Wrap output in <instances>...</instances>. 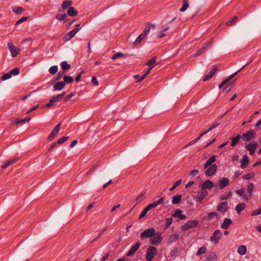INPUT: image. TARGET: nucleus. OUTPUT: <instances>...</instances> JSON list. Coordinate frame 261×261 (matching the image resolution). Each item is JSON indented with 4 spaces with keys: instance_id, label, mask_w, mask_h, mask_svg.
I'll return each mask as SVG.
<instances>
[{
    "instance_id": "c9c22d12",
    "label": "nucleus",
    "mask_w": 261,
    "mask_h": 261,
    "mask_svg": "<svg viewBox=\"0 0 261 261\" xmlns=\"http://www.w3.org/2000/svg\"><path fill=\"white\" fill-rule=\"evenodd\" d=\"M169 29V27L167 26L163 30H162L159 32L157 35V37L159 38H161L166 36L165 32L168 31Z\"/></svg>"
},
{
    "instance_id": "473e14b6",
    "label": "nucleus",
    "mask_w": 261,
    "mask_h": 261,
    "mask_svg": "<svg viewBox=\"0 0 261 261\" xmlns=\"http://www.w3.org/2000/svg\"><path fill=\"white\" fill-rule=\"evenodd\" d=\"M182 197L181 195H178L176 196H174L172 199V203L174 204H176L179 203Z\"/></svg>"
},
{
    "instance_id": "37998d69",
    "label": "nucleus",
    "mask_w": 261,
    "mask_h": 261,
    "mask_svg": "<svg viewBox=\"0 0 261 261\" xmlns=\"http://www.w3.org/2000/svg\"><path fill=\"white\" fill-rule=\"evenodd\" d=\"M207 249L205 246L200 248L196 253L197 256H199L206 252Z\"/></svg>"
},
{
    "instance_id": "ea45409f",
    "label": "nucleus",
    "mask_w": 261,
    "mask_h": 261,
    "mask_svg": "<svg viewBox=\"0 0 261 261\" xmlns=\"http://www.w3.org/2000/svg\"><path fill=\"white\" fill-rule=\"evenodd\" d=\"M31 120L30 117H27L24 119H20L16 122L17 124H23L25 123L29 122Z\"/></svg>"
},
{
    "instance_id": "8fccbe9b",
    "label": "nucleus",
    "mask_w": 261,
    "mask_h": 261,
    "mask_svg": "<svg viewBox=\"0 0 261 261\" xmlns=\"http://www.w3.org/2000/svg\"><path fill=\"white\" fill-rule=\"evenodd\" d=\"M9 73L11 74V75H17L19 73V69L18 68H15L9 71Z\"/></svg>"
},
{
    "instance_id": "2eb2a0df",
    "label": "nucleus",
    "mask_w": 261,
    "mask_h": 261,
    "mask_svg": "<svg viewBox=\"0 0 261 261\" xmlns=\"http://www.w3.org/2000/svg\"><path fill=\"white\" fill-rule=\"evenodd\" d=\"M141 244L139 242H137L132 246L127 253V256L129 257L134 254L139 249Z\"/></svg>"
},
{
    "instance_id": "052dcab7",
    "label": "nucleus",
    "mask_w": 261,
    "mask_h": 261,
    "mask_svg": "<svg viewBox=\"0 0 261 261\" xmlns=\"http://www.w3.org/2000/svg\"><path fill=\"white\" fill-rule=\"evenodd\" d=\"M149 211L148 209H147V208L146 207L144 210L142 212V213H141L140 216H139V219H141L142 218H143L145 216V215H146L147 213Z\"/></svg>"
},
{
    "instance_id": "a18cd8bd",
    "label": "nucleus",
    "mask_w": 261,
    "mask_h": 261,
    "mask_svg": "<svg viewBox=\"0 0 261 261\" xmlns=\"http://www.w3.org/2000/svg\"><path fill=\"white\" fill-rule=\"evenodd\" d=\"M65 72L64 71H60L58 72L57 74V77H56L55 80L56 81H59L60 80L62 77L64 78V76H65Z\"/></svg>"
},
{
    "instance_id": "7c9ffc66",
    "label": "nucleus",
    "mask_w": 261,
    "mask_h": 261,
    "mask_svg": "<svg viewBox=\"0 0 261 261\" xmlns=\"http://www.w3.org/2000/svg\"><path fill=\"white\" fill-rule=\"evenodd\" d=\"M67 14L70 16H75L77 14V11L72 7H69L67 11Z\"/></svg>"
},
{
    "instance_id": "c756f323",
    "label": "nucleus",
    "mask_w": 261,
    "mask_h": 261,
    "mask_svg": "<svg viewBox=\"0 0 261 261\" xmlns=\"http://www.w3.org/2000/svg\"><path fill=\"white\" fill-rule=\"evenodd\" d=\"M65 92H63L61 94H58L56 96H54L51 97V99L54 100L55 102L60 101L64 97Z\"/></svg>"
},
{
    "instance_id": "f704fd0d",
    "label": "nucleus",
    "mask_w": 261,
    "mask_h": 261,
    "mask_svg": "<svg viewBox=\"0 0 261 261\" xmlns=\"http://www.w3.org/2000/svg\"><path fill=\"white\" fill-rule=\"evenodd\" d=\"M61 67L63 70H67L70 68V65L68 64L67 61L62 62L60 64Z\"/></svg>"
},
{
    "instance_id": "e433bc0d",
    "label": "nucleus",
    "mask_w": 261,
    "mask_h": 261,
    "mask_svg": "<svg viewBox=\"0 0 261 261\" xmlns=\"http://www.w3.org/2000/svg\"><path fill=\"white\" fill-rule=\"evenodd\" d=\"M65 82V84H71L73 82V78L70 76H64V81Z\"/></svg>"
},
{
    "instance_id": "79ce46f5",
    "label": "nucleus",
    "mask_w": 261,
    "mask_h": 261,
    "mask_svg": "<svg viewBox=\"0 0 261 261\" xmlns=\"http://www.w3.org/2000/svg\"><path fill=\"white\" fill-rule=\"evenodd\" d=\"M75 35V34L71 30L65 36V39L66 41L70 40Z\"/></svg>"
},
{
    "instance_id": "49530a36",
    "label": "nucleus",
    "mask_w": 261,
    "mask_h": 261,
    "mask_svg": "<svg viewBox=\"0 0 261 261\" xmlns=\"http://www.w3.org/2000/svg\"><path fill=\"white\" fill-rule=\"evenodd\" d=\"M120 57H124V54L121 52H118L115 54H114L112 57H111V59L113 60H115L116 59H117L118 58H120Z\"/></svg>"
},
{
    "instance_id": "7ed1b4c3",
    "label": "nucleus",
    "mask_w": 261,
    "mask_h": 261,
    "mask_svg": "<svg viewBox=\"0 0 261 261\" xmlns=\"http://www.w3.org/2000/svg\"><path fill=\"white\" fill-rule=\"evenodd\" d=\"M249 64V63H246L243 67H242L241 69H239L238 71H237L236 72L233 73L232 74L228 76L227 79L223 81L221 84H220L219 86V88L220 89H221L225 85H226L229 81H230L231 79H232L240 71H241L244 68H245L247 65H248Z\"/></svg>"
},
{
    "instance_id": "69168bd1",
    "label": "nucleus",
    "mask_w": 261,
    "mask_h": 261,
    "mask_svg": "<svg viewBox=\"0 0 261 261\" xmlns=\"http://www.w3.org/2000/svg\"><path fill=\"white\" fill-rule=\"evenodd\" d=\"M260 214H261V207L253 211L251 215L252 216H255Z\"/></svg>"
},
{
    "instance_id": "13d9d810",
    "label": "nucleus",
    "mask_w": 261,
    "mask_h": 261,
    "mask_svg": "<svg viewBox=\"0 0 261 261\" xmlns=\"http://www.w3.org/2000/svg\"><path fill=\"white\" fill-rule=\"evenodd\" d=\"M156 62V57H153L151 58L150 60H149L146 65L149 66H151L153 64Z\"/></svg>"
},
{
    "instance_id": "a19ab883",
    "label": "nucleus",
    "mask_w": 261,
    "mask_h": 261,
    "mask_svg": "<svg viewBox=\"0 0 261 261\" xmlns=\"http://www.w3.org/2000/svg\"><path fill=\"white\" fill-rule=\"evenodd\" d=\"M145 37L143 35V34H141L137 38L135 41L134 42V44L135 45L139 44Z\"/></svg>"
},
{
    "instance_id": "5fc2aeb1",
    "label": "nucleus",
    "mask_w": 261,
    "mask_h": 261,
    "mask_svg": "<svg viewBox=\"0 0 261 261\" xmlns=\"http://www.w3.org/2000/svg\"><path fill=\"white\" fill-rule=\"evenodd\" d=\"M254 176V173H248L244 176H243V179H246V180H249L252 179Z\"/></svg>"
},
{
    "instance_id": "393cba45",
    "label": "nucleus",
    "mask_w": 261,
    "mask_h": 261,
    "mask_svg": "<svg viewBox=\"0 0 261 261\" xmlns=\"http://www.w3.org/2000/svg\"><path fill=\"white\" fill-rule=\"evenodd\" d=\"M65 86V82L63 81L57 82L54 86V90H61Z\"/></svg>"
},
{
    "instance_id": "6ab92c4d",
    "label": "nucleus",
    "mask_w": 261,
    "mask_h": 261,
    "mask_svg": "<svg viewBox=\"0 0 261 261\" xmlns=\"http://www.w3.org/2000/svg\"><path fill=\"white\" fill-rule=\"evenodd\" d=\"M241 163V168L242 169L245 168L249 164V157L247 155H244L242 159L240 161Z\"/></svg>"
},
{
    "instance_id": "aec40b11",
    "label": "nucleus",
    "mask_w": 261,
    "mask_h": 261,
    "mask_svg": "<svg viewBox=\"0 0 261 261\" xmlns=\"http://www.w3.org/2000/svg\"><path fill=\"white\" fill-rule=\"evenodd\" d=\"M217 258L216 253L214 252H212L206 256L204 261H216Z\"/></svg>"
},
{
    "instance_id": "3c124183",
    "label": "nucleus",
    "mask_w": 261,
    "mask_h": 261,
    "mask_svg": "<svg viewBox=\"0 0 261 261\" xmlns=\"http://www.w3.org/2000/svg\"><path fill=\"white\" fill-rule=\"evenodd\" d=\"M182 182V180L181 179H179L177 181H176L174 185L170 189V191H172L173 190H174L176 188H177L178 186H179L181 183Z\"/></svg>"
},
{
    "instance_id": "c85d7f7f",
    "label": "nucleus",
    "mask_w": 261,
    "mask_h": 261,
    "mask_svg": "<svg viewBox=\"0 0 261 261\" xmlns=\"http://www.w3.org/2000/svg\"><path fill=\"white\" fill-rule=\"evenodd\" d=\"M241 138V135L240 134L238 135L236 137L232 138L231 146L232 147L235 146L239 143Z\"/></svg>"
},
{
    "instance_id": "4468645a",
    "label": "nucleus",
    "mask_w": 261,
    "mask_h": 261,
    "mask_svg": "<svg viewBox=\"0 0 261 261\" xmlns=\"http://www.w3.org/2000/svg\"><path fill=\"white\" fill-rule=\"evenodd\" d=\"M229 179L226 177H223L219 180V187L221 189H224L229 184Z\"/></svg>"
},
{
    "instance_id": "4c0bfd02",
    "label": "nucleus",
    "mask_w": 261,
    "mask_h": 261,
    "mask_svg": "<svg viewBox=\"0 0 261 261\" xmlns=\"http://www.w3.org/2000/svg\"><path fill=\"white\" fill-rule=\"evenodd\" d=\"M237 19L238 17L237 16H234L231 20L227 21L225 24L227 26H231L236 22Z\"/></svg>"
},
{
    "instance_id": "1a4fd4ad",
    "label": "nucleus",
    "mask_w": 261,
    "mask_h": 261,
    "mask_svg": "<svg viewBox=\"0 0 261 261\" xmlns=\"http://www.w3.org/2000/svg\"><path fill=\"white\" fill-rule=\"evenodd\" d=\"M60 123L57 125L53 129L50 134L48 137L47 140L49 141H52L55 137L57 136L58 134L59 133L60 127Z\"/></svg>"
},
{
    "instance_id": "5701e85b",
    "label": "nucleus",
    "mask_w": 261,
    "mask_h": 261,
    "mask_svg": "<svg viewBox=\"0 0 261 261\" xmlns=\"http://www.w3.org/2000/svg\"><path fill=\"white\" fill-rule=\"evenodd\" d=\"M18 160V158H14L8 161H7L5 164L2 166V168L3 169H6L8 167H9L10 165L16 163Z\"/></svg>"
},
{
    "instance_id": "58836bf2",
    "label": "nucleus",
    "mask_w": 261,
    "mask_h": 261,
    "mask_svg": "<svg viewBox=\"0 0 261 261\" xmlns=\"http://www.w3.org/2000/svg\"><path fill=\"white\" fill-rule=\"evenodd\" d=\"M189 7V2L188 0H183V6L180 9V11L185 12L187 8Z\"/></svg>"
},
{
    "instance_id": "4be33fe9",
    "label": "nucleus",
    "mask_w": 261,
    "mask_h": 261,
    "mask_svg": "<svg viewBox=\"0 0 261 261\" xmlns=\"http://www.w3.org/2000/svg\"><path fill=\"white\" fill-rule=\"evenodd\" d=\"M232 223L231 220L229 218H225L221 224V228L228 229L230 225Z\"/></svg>"
},
{
    "instance_id": "4d7b16f0",
    "label": "nucleus",
    "mask_w": 261,
    "mask_h": 261,
    "mask_svg": "<svg viewBox=\"0 0 261 261\" xmlns=\"http://www.w3.org/2000/svg\"><path fill=\"white\" fill-rule=\"evenodd\" d=\"M11 77V74L9 73V72L5 73L1 77V80L4 81L7 80H8Z\"/></svg>"
},
{
    "instance_id": "412c9836",
    "label": "nucleus",
    "mask_w": 261,
    "mask_h": 261,
    "mask_svg": "<svg viewBox=\"0 0 261 261\" xmlns=\"http://www.w3.org/2000/svg\"><path fill=\"white\" fill-rule=\"evenodd\" d=\"M216 161V156L212 155L205 163L204 169H206L208 167L211 166L212 164Z\"/></svg>"
},
{
    "instance_id": "b1692460",
    "label": "nucleus",
    "mask_w": 261,
    "mask_h": 261,
    "mask_svg": "<svg viewBox=\"0 0 261 261\" xmlns=\"http://www.w3.org/2000/svg\"><path fill=\"white\" fill-rule=\"evenodd\" d=\"M257 146V144L255 141H252L248 144L245 147L248 151L255 150Z\"/></svg>"
},
{
    "instance_id": "774afa93",
    "label": "nucleus",
    "mask_w": 261,
    "mask_h": 261,
    "mask_svg": "<svg viewBox=\"0 0 261 261\" xmlns=\"http://www.w3.org/2000/svg\"><path fill=\"white\" fill-rule=\"evenodd\" d=\"M217 216V213L216 212H211L208 214V218L212 219L214 217H216Z\"/></svg>"
},
{
    "instance_id": "20e7f679",
    "label": "nucleus",
    "mask_w": 261,
    "mask_h": 261,
    "mask_svg": "<svg viewBox=\"0 0 261 261\" xmlns=\"http://www.w3.org/2000/svg\"><path fill=\"white\" fill-rule=\"evenodd\" d=\"M155 230L153 228H149L141 233V237L142 239L152 237L155 234Z\"/></svg>"
},
{
    "instance_id": "a878e982",
    "label": "nucleus",
    "mask_w": 261,
    "mask_h": 261,
    "mask_svg": "<svg viewBox=\"0 0 261 261\" xmlns=\"http://www.w3.org/2000/svg\"><path fill=\"white\" fill-rule=\"evenodd\" d=\"M246 204L244 203H240L236 207V210L238 214H240L241 212L245 208Z\"/></svg>"
},
{
    "instance_id": "72a5a7b5",
    "label": "nucleus",
    "mask_w": 261,
    "mask_h": 261,
    "mask_svg": "<svg viewBox=\"0 0 261 261\" xmlns=\"http://www.w3.org/2000/svg\"><path fill=\"white\" fill-rule=\"evenodd\" d=\"M72 5V1L69 0L65 1L63 2L62 4V8L63 9L65 10L69 8L70 6Z\"/></svg>"
},
{
    "instance_id": "0eeeda50",
    "label": "nucleus",
    "mask_w": 261,
    "mask_h": 261,
    "mask_svg": "<svg viewBox=\"0 0 261 261\" xmlns=\"http://www.w3.org/2000/svg\"><path fill=\"white\" fill-rule=\"evenodd\" d=\"M153 238L151 239V243L154 245H158L163 240L162 233L161 232H155Z\"/></svg>"
},
{
    "instance_id": "dca6fc26",
    "label": "nucleus",
    "mask_w": 261,
    "mask_h": 261,
    "mask_svg": "<svg viewBox=\"0 0 261 261\" xmlns=\"http://www.w3.org/2000/svg\"><path fill=\"white\" fill-rule=\"evenodd\" d=\"M228 210V202L224 201L220 203L217 206V210L219 212H222L223 213L226 212Z\"/></svg>"
},
{
    "instance_id": "c03bdc74",
    "label": "nucleus",
    "mask_w": 261,
    "mask_h": 261,
    "mask_svg": "<svg viewBox=\"0 0 261 261\" xmlns=\"http://www.w3.org/2000/svg\"><path fill=\"white\" fill-rule=\"evenodd\" d=\"M58 67L56 65H54L50 67L49 69V72L51 74H54L56 73L58 71Z\"/></svg>"
},
{
    "instance_id": "603ef678",
    "label": "nucleus",
    "mask_w": 261,
    "mask_h": 261,
    "mask_svg": "<svg viewBox=\"0 0 261 261\" xmlns=\"http://www.w3.org/2000/svg\"><path fill=\"white\" fill-rule=\"evenodd\" d=\"M153 67V66H151L149 69V70H148V71L145 73V74H144L143 75H142L141 77L139 79V80H138L137 81V82H141L142 80H143L145 77L149 73L151 69Z\"/></svg>"
},
{
    "instance_id": "bb28decb",
    "label": "nucleus",
    "mask_w": 261,
    "mask_h": 261,
    "mask_svg": "<svg viewBox=\"0 0 261 261\" xmlns=\"http://www.w3.org/2000/svg\"><path fill=\"white\" fill-rule=\"evenodd\" d=\"M173 216L179 217L181 220H184L186 218L185 215L182 214V211L179 209H177L175 211Z\"/></svg>"
},
{
    "instance_id": "39448f33",
    "label": "nucleus",
    "mask_w": 261,
    "mask_h": 261,
    "mask_svg": "<svg viewBox=\"0 0 261 261\" xmlns=\"http://www.w3.org/2000/svg\"><path fill=\"white\" fill-rule=\"evenodd\" d=\"M222 236V233L220 230H216L211 237V241L214 242V244H217Z\"/></svg>"
},
{
    "instance_id": "f8f14e48",
    "label": "nucleus",
    "mask_w": 261,
    "mask_h": 261,
    "mask_svg": "<svg viewBox=\"0 0 261 261\" xmlns=\"http://www.w3.org/2000/svg\"><path fill=\"white\" fill-rule=\"evenodd\" d=\"M217 67L214 66L213 69L204 77V78L203 79V81L205 82L206 81L211 80L215 74L216 71L217 70Z\"/></svg>"
},
{
    "instance_id": "f03ea898",
    "label": "nucleus",
    "mask_w": 261,
    "mask_h": 261,
    "mask_svg": "<svg viewBox=\"0 0 261 261\" xmlns=\"http://www.w3.org/2000/svg\"><path fill=\"white\" fill-rule=\"evenodd\" d=\"M198 224V221L196 220L188 221L182 226L181 229L184 231L187 230L189 229L196 227Z\"/></svg>"
},
{
    "instance_id": "0e129e2a",
    "label": "nucleus",
    "mask_w": 261,
    "mask_h": 261,
    "mask_svg": "<svg viewBox=\"0 0 261 261\" xmlns=\"http://www.w3.org/2000/svg\"><path fill=\"white\" fill-rule=\"evenodd\" d=\"M253 188H254V185L253 184H252V183H250L248 185V188H247L248 193L249 194H252Z\"/></svg>"
},
{
    "instance_id": "423d86ee",
    "label": "nucleus",
    "mask_w": 261,
    "mask_h": 261,
    "mask_svg": "<svg viewBox=\"0 0 261 261\" xmlns=\"http://www.w3.org/2000/svg\"><path fill=\"white\" fill-rule=\"evenodd\" d=\"M217 166L216 164H213L211 166L208 167L205 172V175L210 177L215 174L217 170Z\"/></svg>"
},
{
    "instance_id": "cd10ccee",
    "label": "nucleus",
    "mask_w": 261,
    "mask_h": 261,
    "mask_svg": "<svg viewBox=\"0 0 261 261\" xmlns=\"http://www.w3.org/2000/svg\"><path fill=\"white\" fill-rule=\"evenodd\" d=\"M179 234L178 233H174L171 234L169 239L168 241L169 243H173L176 242L179 239Z\"/></svg>"
},
{
    "instance_id": "9b49d317",
    "label": "nucleus",
    "mask_w": 261,
    "mask_h": 261,
    "mask_svg": "<svg viewBox=\"0 0 261 261\" xmlns=\"http://www.w3.org/2000/svg\"><path fill=\"white\" fill-rule=\"evenodd\" d=\"M213 39H212V40L207 44H206L205 45L203 46L200 49L198 50L195 54H194L192 55V57H197V56L202 54V53H203L205 51V49L208 46H210L212 45V44L213 43Z\"/></svg>"
},
{
    "instance_id": "f257e3e1",
    "label": "nucleus",
    "mask_w": 261,
    "mask_h": 261,
    "mask_svg": "<svg viewBox=\"0 0 261 261\" xmlns=\"http://www.w3.org/2000/svg\"><path fill=\"white\" fill-rule=\"evenodd\" d=\"M157 253V249L153 246H149L147 250L146 254V259L147 261H151L153 258L154 256Z\"/></svg>"
},
{
    "instance_id": "a211bd4d",
    "label": "nucleus",
    "mask_w": 261,
    "mask_h": 261,
    "mask_svg": "<svg viewBox=\"0 0 261 261\" xmlns=\"http://www.w3.org/2000/svg\"><path fill=\"white\" fill-rule=\"evenodd\" d=\"M208 194L207 192L205 190H202L197 192V195L196 196L197 199L201 201H202Z\"/></svg>"
},
{
    "instance_id": "bf43d9fd",
    "label": "nucleus",
    "mask_w": 261,
    "mask_h": 261,
    "mask_svg": "<svg viewBox=\"0 0 261 261\" xmlns=\"http://www.w3.org/2000/svg\"><path fill=\"white\" fill-rule=\"evenodd\" d=\"M245 191H246L245 188L244 187H243L239 190H236V193L237 194H238L241 196H244L243 193L245 192Z\"/></svg>"
},
{
    "instance_id": "ddd939ff",
    "label": "nucleus",
    "mask_w": 261,
    "mask_h": 261,
    "mask_svg": "<svg viewBox=\"0 0 261 261\" xmlns=\"http://www.w3.org/2000/svg\"><path fill=\"white\" fill-rule=\"evenodd\" d=\"M165 200L164 197H162L159 199L158 201H155L153 203L149 204L146 207L148 210H150L152 208H155L158 205L163 203Z\"/></svg>"
},
{
    "instance_id": "f3484780",
    "label": "nucleus",
    "mask_w": 261,
    "mask_h": 261,
    "mask_svg": "<svg viewBox=\"0 0 261 261\" xmlns=\"http://www.w3.org/2000/svg\"><path fill=\"white\" fill-rule=\"evenodd\" d=\"M214 186V183L210 180L207 179L205 180L202 185H200L199 187H201L202 190L211 189Z\"/></svg>"
},
{
    "instance_id": "680f3d73",
    "label": "nucleus",
    "mask_w": 261,
    "mask_h": 261,
    "mask_svg": "<svg viewBox=\"0 0 261 261\" xmlns=\"http://www.w3.org/2000/svg\"><path fill=\"white\" fill-rule=\"evenodd\" d=\"M69 139L68 137H63L62 138L59 139L58 140L57 143L59 144H62L63 143H64L65 141H66Z\"/></svg>"
},
{
    "instance_id": "2f4dec72",
    "label": "nucleus",
    "mask_w": 261,
    "mask_h": 261,
    "mask_svg": "<svg viewBox=\"0 0 261 261\" xmlns=\"http://www.w3.org/2000/svg\"><path fill=\"white\" fill-rule=\"evenodd\" d=\"M238 252L240 255H245L247 252V248L244 245H241L238 249Z\"/></svg>"
},
{
    "instance_id": "09e8293b",
    "label": "nucleus",
    "mask_w": 261,
    "mask_h": 261,
    "mask_svg": "<svg viewBox=\"0 0 261 261\" xmlns=\"http://www.w3.org/2000/svg\"><path fill=\"white\" fill-rule=\"evenodd\" d=\"M67 18V15L66 14H58L56 16V18L62 21Z\"/></svg>"
},
{
    "instance_id": "6e6552de",
    "label": "nucleus",
    "mask_w": 261,
    "mask_h": 261,
    "mask_svg": "<svg viewBox=\"0 0 261 261\" xmlns=\"http://www.w3.org/2000/svg\"><path fill=\"white\" fill-rule=\"evenodd\" d=\"M241 137L244 141H248L255 137V132L250 130L246 133L243 134Z\"/></svg>"
},
{
    "instance_id": "de8ad7c7",
    "label": "nucleus",
    "mask_w": 261,
    "mask_h": 261,
    "mask_svg": "<svg viewBox=\"0 0 261 261\" xmlns=\"http://www.w3.org/2000/svg\"><path fill=\"white\" fill-rule=\"evenodd\" d=\"M13 11L17 14H20L24 11V9L20 7H14L13 8Z\"/></svg>"
},
{
    "instance_id": "9d476101",
    "label": "nucleus",
    "mask_w": 261,
    "mask_h": 261,
    "mask_svg": "<svg viewBox=\"0 0 261 261\" xmlns=\"http://www.w3.org/2000/svg\"><path fill=\"white\" fill-rule=\"evenodd\" d=\"M9 49L11 54L12 57H16L19 53L20 49H17L12 43L8 44Z\"/></svg>"
},
{
    "instance_id": "864d4df0",
    "label": "nucleus",
    "mask_w": 261,
    "mask_h": 261,
    "mask_svg": "<svg viewBox=\"0 0 261 261\" xmlns=\"http://www.w3.org/2000/svg\"><path fill=\"white\" fill-rule=\"evenodd\" d=\"M153 67V66H151L149 69V70H148V71L145 73V74H144L143 75H142L141 77L139 79V80H138L137 81V82H141L142 80H143L145 77L149 73L151 69Z\"/></svg>"
},
{
    "instance_id": "338daca9",
    "label": "nucleus",
    "mask_w": 261,
    "mask_h": 261,
    "mask_svg": "<svg viewBox=\"0 0 261 261\" xmlns=\"http://www.w3.org/2000/svg\"><path fill=\"white\" fill-rule=\"evenodd\" d=\"M219 123H216V124H213L208 129H207L206 132H204L203 133V134H207V133H208L209 132L211 131L212 130H213V129L215 128L218 125Z\"/></svg>"
},
{
    "instance_id": "e2e57ef3",
    "label": "nucleus",
    "mask_w": 261,
    "mask_h": 261,
    "mask_svg": "<svg viewBox=\"0 0 261 261\" xmlns=\"http://www.w3.org/2000/svg\"><path fill=\"white\" fill-rule=\"evenodd\" d=\"M28 18L29 17H22L16 22V25H19V24L27 21Z\"/></svg>"
},
{
    "instance_id": "6e6d98bb",
    "label": "nucleus",
    "mask_w": 261,
    "mask_h": 261,
    "mask_svg": "<svg viewBox=\"0 0 261 261\" xmlns=\"http://www.w3.org/2000/svg\"><path fill=\"white\" fill-rule=\"evenodd\" d=\"M166 221H166V224L165 227L164 228V229H167L168 228H169L170 225L172 223L173 219H172V218H168L166 219Z\"/></svg>"
}]
</instances>
